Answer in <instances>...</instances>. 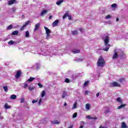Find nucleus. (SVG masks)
<instances>
[{"label":"nucleus","instance_id":"4468645a","mask_svg":"<svg viewBox=\"0 0 128 128\" xmlns=\"http://www.w3.org/2000/svg\"><path fill=\"white\" fill-rule=\"evenodd\" d=\"M72 52H73L74 54H80V50H72Z\"/></svg>","mask_w":128,"mask_h":128},{"label":"nucleus","instance_id":"f8f14e48","mask_svg":"<svg viewBox=\"0 0 128 128\" xmlns=\"http://www.w3.org/2000/svg\"><path fill=\"white\" fill-rule=\"evenodd\" d=\"M16 2V0H10L8 2V4L9 6H12V4H14Z\"/></svg>","mask_w":128,"mask_h":128},{"label":"nucleus","instance_id":"7ed1b4c3","mask_svg":"<svg viewBox=\"0 0 128 128\" xmlns=\"http://www.w3.org/2000/svg\"><path fill=\"white\" fill-rule=\"evenodd\" d=\"M44 28L46 32V40H50V30L46 26H44Z\"/></svg>","mask_w":128,"mask_h":128},{"label":"nucleus","instance_id":"412c9836","mask_svg":"<svg viewBox=\"0 0 128 128\" xmlns=\"http://www.w3.org/2000/svg\"><path fill=\"white\" fill-rule=\"evenodd\" d=\"M63 2H64V0H59L57 1V2H56V4H57V6H60Z\"/></svg>","mask_w":128,"mask_h":128},{"label":"nucleus","instance_id":"c756f323","mask_svg":"<svg viewBox=\"0 0 128 128\" xmlns=\"http://www.w3.org/2000/svg\"><path fill=\"white\" fill-rule=\"evenodd\" d=\"M68 13H66L63 16L62 18L64 19L66 18H68Z\"/></svg>","mask_w":128,"mask_h":128},{"label":"nucleus","instance_id":"ea45409f","mask_svg":"<svg viewBox=\"0 0 128 128\" xmlns=\"http://www.w3.org/2000/svg\"><path fill=\"white\" fill-rule=\"evenodd\" d=\"M112 18V16H110V15L108 14L106 16V18L107 20H108V18Z\"/></svg>","mask_w":128,"mask_h":128},{"label":"nucleus","instance_id":"393cba45","mask_svg":"<svg viewBox=\"0 0 128 128\" xmlns=\"http://www.w3.org/2000/svg\"><path fill=\"white\" fill-rule=\"evenodd\" d=\"M10 98L11 100H16V94H12Z\"/></svg>","mask_w":128,"mask_h":128},{"label":"nucleus","instance_id":"e433bc0d","mask_svg":"<svg viewBox=\"0 0 128 128\" xmlns=\"http://www.w3.org/2000/svg\"><path fill=\"white\" fill-rule=\"evenodd\" d=\"M28 88L29 90L32 91V90H34V86H29L28 87Z\"/></svg>","mask_w":128,"mask_h":128},{"label":"nucleus","instance_id":"7c9ffc66","mask_svg":"<svg viewBox=\"0 0 128 128\" xmlns=\"http://www.w3.org/2000/svg\"><path fill=\"white\" fill-rule=\"evenodd\" d=\"M12 25L10 24L9 26H8L6 28V30H12Z\"/></svg>","mask_w":128,"mask_h":128},{"label":"nucleus","instance_id":"4d7b16f0","mask_svg":"<svg viewBox=\"0 0 128 128\" xmlns=\"http://www.w3.org/2000/svg\"><path fill=\"white\" fill-rule=\"evenodd\" d=\"M99 128H104V126H100Z\"/></svg>","mask_w":128,"mask_h":128},{"label":"nucleus","instance_id":"c85d7f7f","mask_svg":"<svg viewBox=\"0 0 128 128\" xmlns=\"http://www.w3.org/2000/svg\"><path fill=\"white\" fill-rule=\"evenodd\" d=\"M36 70H38V68H40V64L36 63Z\"/></svg>","mask_w":128,"mask_h":128},{"label":"nucleus","instance_id":"cd10ccee","mask_svg":"<svg viewBox=\"0 0 128 128\" xmlns=\"http://www.w3.org/2000/svg\"><path fill=\"white\" fill-rule=\"evenodd\" d=\"M118 80L120 84H122V82H124V78H121L119 79Z\"/></svg>","mask_w":128,"mask_h":128},{"label":"nucleus","instance_id":"a18cd8bd","mask_svg":"<svg viewBox=\"0 0 128 128\" xmlns=\"http://www.w3.org/2000/svg\"><path fill=\"white\" fill-rule=\"evenodd\" d=\"M88 84V82H86L84 83V86H86L87 84Z\"/></svg>","mask_w":128,"mask_h":128},{"label":"nucleus","instance_id":"f3484780","mask_svg":"<svg viewBox=\"0 0 128 128\" xmlns=\"http://www.w3.org/2000/svg\"><path fill=\"white\" fill-rule=\"evenodd\" d=\"M86 108L87 110H90V104H86Z\"/></svg>","mask_w":128,"mask_h":128},{"label":"nucleus","instance_id":"72a5a7b5","mask_svg":"<svg viewBox=\"0 0 128 128\" xmlns=\"http://www.w3.org/2000/svg\"><path fill=\"white\" fill-rule=\"evenodd\" d=\"M72 32L73 36H76V34H78V31H72Z\"/></svg>","mask_w":128,"mask_h":128},{"label":"nucleus","instance_id":"e2e57ef3","mask_svg":"<svg viewBox=\"0 0 128 128\" xmlns=\"http://www.w3.org/2000/svg\"><path fill=\"white\" fill-rule=\"evenodd\" d=\"M118 20H119L118 18H117L116 20V21L118 22Z\"/></svg>","mask_w":128,"mask_h":128},{"label":"nucleus","instance_id":"9b49d317","mask_svg":"<svg viewBox=\"0 0 128 128\" xmlns=\"http://www.w3.org/2000/svg\"><path fill=\"white\" fill-rule=\"evenodd\" d=\"M104 108L106 114H108L110 112V108H108V107H104Z\"/></svg>","mask_w":128,"mask_h":128},{"label":"nucleus","instance_id":"f257e3e1","mask_svg":"<svg viewBox=\"0 0 128 128\" xmlns=\"http://www.w3.org/2000/svg\"><path fill=\"white\" fill-rule=\"evenodd\" d=\"M109 38L108 36H106L104 40V44L106 46V48H104L103 50L105 52H108V50H110V45L108 44Z\"/></svg>","mask_w":128,"mask_h":128},{"label":"nucleus","instance_id":"c9c22d12","mask_svg":"<svg viewBox=\"0 0 128 128\" xmlns=\"http://www.w3.org/2000/svg\"><path fill=\"white\" fill-rule=\"evenodd\" d=\"M76 60V62H82V60H84V58H79L77 60Z\"/></svg>","mask_w":128,"mask_h":128},{"label":"nucleus","instance_id":"a878e982","mask_svg":"<svg viewBox=\"0 0 128 128\" xmlns=\"http://www.w3.org/2000/svg\"><path fill=\"white\" fill-rule=\"evenodd\" d=\"M23 84H24L23 88H26L28 86V84L26 83V82H24V83H23Z\"/></svg>","mask_w":128,"mask_h":128},{"label":"nucleus","instance_id":"58836bf2","mask_svg":"<svg viewBox=\"0 0 128 128\" xmlns=\"http://www.w3.org/2000/svg\"><path fill=\"white\" fill-rule=\"evenodd\" d=\"M116 4H112V6H111V8H116Z\"/></svg>","mask_w":128,"mask_h":128},{"label":"nucleus","instance_id":"bf43d9fd","mask_svg":"<svg viewBox=\"0 0 128 128\" xmlns=\"http://www.w3.org/2000/svg\"><path fill=\"white\" fill-rule=\"evenodd\" d=\"M68 106V104L66 102H65L64 104V106Z\"/></svg>","mask_w":128,"mask_h":128},{"label":"nucleus","instance_id":"ddd939ff","mask_svg":"<svg viewBox=\"0 0 128 128\" xmlns=\"http://www.w3.org/2000/svg\"><path fill=\"white\" fill-rule=\"evenodd\" d=\"M40 23H38L35 25V28L34 30V32H36V30H38L40 28Z\"/></svg>","mask_w":128,"mask_h":128},{"label":"nucleus","instance_id":"bb28decb","mask_svg":"<svg viewBox=\"0 0 128 128\" xmlns=\"http://www.w3.org/2000/svg\"><path fill=\"white\" fill-rule=\"evenodd\" d=\"M3 88L6 92H7L8 90V86H3Z\"/></svg>","mask_w":128,"mask_h":128},{"label":"nucleus","instance_id":"680f3d73","mask_svg":"<svg viewBox=\"0 0 128 128\" xmlns=\"http://www.w3.org/2000/svg\"><path fill=\"white\" fill-rule=\"evenodd\" d=\"M79 128H84V126H80Z\"/></svg>","mask_w":128,"mask_h":128},{"label":"nucleus","instance_id":"79ce46f5","mask_svg":"<svg viewBox=\"0 0 128 128\" xmlns=\"http://www.w3.org/2000/svg\"><path fill=\"white\" fill-rule=\"evenodd\" d=\"M4 120V116H2V114L0 113V120Z\"/></svg>","mask_w":128,"mask_h":128},{"label":"nucleus","instance_id":"4c0bfd02","mask_svg":"<svg viewBox=\"0 0 128 128\" xmlns=\"http://www.w3.org/2000/svg\"><path fill=\"white\" fill-rule=\"evenodd\" d=\"M77 116H78V113L76 112L74 113L72 116L73 118H76Z\"/></svg>","mask_w":128,"mask_h":128},{"label":"nucleus","instance_id":"4be33fe9","mask_svg":"<svg viewBox=\"0 0 128 128\" xmlns=\"http://www.w3.org/2000/svg\"><path fill=\"white\" fill-rule=\"evenodd\" d=\"M25 37L26 38H30V32L26 31L25 32Z\"/></svg>","mask_w":128,"mask_h":128},{"label":"nucleus","instance_id":"09e8293b","mask_svg":"<svg viewBox=\"0 0 128 128\" xmlns=\"http://www.w3.org/2000/svg\"><path fill=\"white\" fill-rule=\"evenodd\" d=\"M89 93H90V91H88V90L84 91L85 94H88Z\"/></svg>","mask_w":128,"mask_h":128},{"label":"nucleus","instance_id":"a19ab883","mask_svg":"<svg viewBox=\"0 0 128 128\" xmlns=\"http://www.w3.org/2000/svg\"><path fill=\"white\" fill-rule=\"evenodd\" d=\"M70 82V79L68 78H66V80H65V82Z\"/></svg>","mask_w":128,"mask_h":128},{"label":"nucleus","instance_id":"5701e85b","mask_svg":"<svg viewBox=\"0 0 128 128\" xmlns=\"http://www.w3.org/2000/svg\"><path fill=\"white\" fill-rule=\"evenodd\" d=\"M35 78H35L30 77V78L27 80V82H32V80H35Z\"/></svg>","mask_w":128,"mask_h":128},{"label":"nucleus","instance_id":"864d4df0","mask_svg":"<svg viewBox=\"0 0 128 128\" xmlns=\"http://www.w3.org/2000/svg\"><path fill=\"white\" fill-rule=\"evenodd\" d=\"M68 18L70 20H72V16L70 15H68Z\"/></svg>","mask_w":128,"mask_h":128},{"label":"nucleus","instance_id":"0e129e2a","mask_svg":"<svg viewBox=\"0 0 128 128\" xmlns=\"http://www.w3.org/2000/svg\"><path fill=\"white\" fill-rule=\"evenodd\" d=\"M16 26H18V25H17Z\"/></svg>","mask_w":128,"mask_h":128},{"label":"nucleus","instance_id":"473e14b6","mask_svg":"<svg viewBox=\"0 0 128 128\" xmlns=\"http://www.w3.org/2000/svg\"><path fill=\"white\" fill-rule=\"evenodd\" d=\"M4 108H6V110H8V108H10V106L8 105L7 104H6L4 105Z\"/></svg>","mask_w":128,"mask_h":128},{"label":"nucleus","instance_id":"a211bd4d","mask_svg":"<svg viewBox=\"0 0 128 128\" xmlns=\"http://www.w3.org/2000/svg\"><path fill=\"white\" fill-rule=\"evenodd\" d=\"M78 102H75L74 104H73V106L72 108V110H74L78 108Z\"/></svg>","mask_w":128,"mask_h":128},{"label":"nucleus","instance_id":"c03bdc74","mask_svg":"<svg viewBox=\"0 0 128 128\" xmlns=\"http://www.w3.org/2000/svg\"><path fill=\"white\" fill-rule=\"evenodd\" d=\"M42 98H40L38 102V104L40 106V104H42Z\"/></svg>","mask_w":128,"mask_h":128},{"label":"nucleus","instance_id":"6e6552de","mask_svg":"<svg viewBox=\"0 0 128 128\" xmlns=\"http://www.w3.org/2000/svg\"><path fill=\"white\" fill-rule=\"evenodd\" d=\"M116 102H118V104H122L123 102V100L122 99V98L118 97L116 99Z\"/></svg>","mask_w":128,"mask_h":128},{"label":"nucleus","instance_id":"3c124183","mask_svg":"<svg viewBox=\"0 0 128 128\" xmlns=\"http://www.w3.org/2000/svg\"><path fill=\"white\" fill-rule=\"evenodd\" d=\"M24 102V98H22L20 99V102H21V103H22V102Z\"/></svg>","mask_w":128,"mask_h":128},{"label":"nucleus","instance_id":"052dcab7","mask_svg":"<svg viewBox=\"0 0 128 128\" xmlns=\"http://www.w3.org/2000/svg\"><path fill=\"white\" fill-rule=\"evenodd\" d=\"M25 108H28V105L25 106Z\"/></svg>","mask_w":128,"mask_h":128},{"label":"nucleus","instance_id":"39448f33","mask_svg":"<svg viewBox=\"0 0 128 128\" xmlns=\"http://www.w3.org/2000/svg\"><path fill=\"white\" fill-rule=\"evenodd\" d=\"M110 86L111 88H114V86L120 87V84H118L117 82H113L110 84Z\"/></svg>","mask_w":128,"mask_h":128},{"label":"nucleus","instance_id":"aec40b11","mask_svg":"<svg viewBox=\"0 0 128 128\" xmlns=\"http://www.w3.org/2000/svg\"><path fill=\"white\" fill-rule=\"evenodd\" d=\"M12 36H18V31L15 30L12 33Z\"/></svg>","mask_w":128,"mask_h":128},{"label":"nucleus","instance_id":"6ab92c4d","mask_svg":"<svg viewBox=\"0 0 128 128\" xmlns=\"http://www.w3.org/2000/svg\"><path fill=\"white\" fill-rule=\"evenodd\" d=\"M121 128H128V126H126V122H122V123Z\"/></svg>","mask_w":128,"mask_h":128},{"label":"nucleus","instance_id":"2f4dec72","mask_svg":"<svg viewBox=\"0 0 128 128\" xmlns=\"http://www.w3.org/2000/svg\"><path fill=\"white\" fill-rule=\"evenodd\" d=\"M44 96H46V92L45 91H42V94H41V96L42 98H44Z\"/></svg>","mask_w":128,"mask_h":128},{"label":"nucleus","instance_id":"f704fd0d","mask_svg":"<svg viewBox=\"0 0 128 128\" xmlns=\"http://www.w3.org/2000/svg\"><path fill=\"white\" fill-rule=\"evenodd\" d=\"M8 44L10 45H12L14 44V42L11 40L8 42Z\"/></svg>","mask_w":128,"mask_h":128},{"label":"nucleus","instance_id":"dca6fc26","mask_svg":"<svg viewBox=\"0 0 128 128\" xmlns=\"http://www.w3.org/2000/svg\"><path fill=\"white\" fill-rule=\"evenodd\" d=\"M46 12H48V11L46 10H43L41 12L40 16H44V14H46Z\"/></svg>","mask_w":128,"mask_h":128},{"label":"nucleus","instance_id":"423d86ee","mask_svg":"<svg viewBox=\"0 0 128 128\" xmlns=\"http://www.w3.org/2000/svg\"><path fill=\"white\" fill-rule=\"evenodd\" d=\"M20 76H22V72L21 71L18 70L17 72L15 78L18 80V78H20Z\"/></svg>","mask_w":128,"mask_h":128},{"label":"nucleus","instance_id":"49530a36","mask_svg":"<svg viewBox=\"0 0 128 128\" xmlns=\"http://www.w3.org/2000/svg\"><path fill=\"white\" fill-rule=\"evenodd\" d=\"M38 86H39V88H42V84H40V83H38Z\"/></svg>","mask_w":128,"mask_h":128},{"label":"nucleus","instance_id":"8fccbe9b","mask_svg":"<svg viewBox=\"0 0 128 128\" xmlns=\"http://www.w3.org/2000/svg\"><path fill=\"white\" fill-rule=\"evenodd\" d=\"M86 118H88V120H92V118L90 117V116L88 115L86 116Z\"/></svg>","mask_w":128,"mask_h":128},{"label":"nucleus","instance_id":"1a4fd4ad","mask_svg":"<svg viewBox=\"0 0 128 128\" xmlns=\"http://www.w3.org/2000/svg\"><path fill=\"white\" fill-rule=\"evenodd\" d=\"M51 123L52 124H60V121H58V120H52Z\"/></svg>","mask_w":128,"mask_h":128},{"label":"nucleus","instance_id":"9d476101","mask_svg":"<svg viewBox=\"0 0 128 128\" xmlns=\"http://www.w3.org/2000/svg\"><path fill=\"white\" fill-rule=\"evenodd\" d=\"M60 22V20H56L52 24V26H56L58 24V22Z\"/></svg>","mask_w":128,"mask_h":128},{"label":"nucleus","instance_id":"6e6d98bb","mask_svg":"<svg viewBox=\"0 0 128 128\" xmlns=\"http://www.w3.org/2000/svg\"><path fill=\"white\" fill-rule=\"evenodd\" d=\"M97 118H91V120H96Z\"/></svg>","mask_w":128,"mask_h":128},{"label":"nucleus","instance_id":"0eeeda50","mask_svg":"<svg viewBox=\"0 0 128 128\" xmlns=\"http://www.w3.org/2000/svg\"><path fill=\"white\" fill-rule=\"evenodd\" d=\"M118 52H116V50L114 51V54L112 56L113 60H116L118 58Z\"/></svg>","mask_w":128,"mask_h":128},{"label":"nucleus","instance_id":"13d9d810","mask_svg":"<svg viewBox=\"0 0 128 128\" xmlns=\"http://www.w3.org/2000/svg\"><path fill=\"white\" fill-rule=\"evenodd\" d=\"M52 18V16H49V19L50 20H51V18Z\"/></svg>","mask_w":128,"mask_h":128},{"label":"nucleus","instance_id":"2eb2a0df","mask_svg":"<svg viewBox=\"0 0 128 128\" xmlns=\"http://www.w3.org/2000/svg\"><path fill=\"white\" fill-rule=\"evenodd\" d=\"M66 96H68V94H66V92L63 91L62 94V98H66Z\"/></svg>","mask_w":128,"mask_h":128},{"label":"nucleus","instance_id":"de8ad7c7","mask_svg":"<svg viewBox=\"0 0 128 128\" xmlns=\"http://www.w3.org/2000/svg\"><path fill=\"white\" fill-rule=\"evenodd\" d=\"M16 8H12V12H16Z\"/></svg>","mask_w":128,"mask_h":128},{"label":"nucleus","instance_id":"f03ea898","mask_svg":"<svg viewBox=\"0 0 128 128\" xmlns=\"http://www.w3.org/2000/svg\"><path fill=\"white\" fill-rule=\"evenodd\" d=\"M104 64H106V62H104V58H102V56L100 57L97 62V65L98 66H104Z\"/></svg>","mask_w":128,"mask_h":128},{"label":"nucleus","instance_id":"5fc2aeb1","mask_svg":"<svg viewBox=\"0 0 128 128\" xmlns=\"http://www.w3.org/2000/svg\"><path fill=\"white\" fill-rule=\"evenodd\" d=\"M100 96V92L97 93L96 94V96L97 98H98V96Z\"/></svg>","mask_w":128,"mask_h":128},{"label":"nucleus","instance_id":"37998d69","mask_svg":"<svg viewBox=\"0 0 128 128\" xmlns=\"http://www.w3.org/2000/svg\"><path fill=\"white\" fill-rule=\"evenodd\" d=\"M36 102H38V100H34L32 101V104H36Z\"/></svg>","mask_w":128,"mask_h":128},{"label":"nucleus","instance_id":"b1692460","mask_svg":"<svg viewBox=\"0 0 128 128\" xmlns=\"http://www.w3.org/2000/svg\"><path fill=\"white\" fill-rule=\"evenodd\" d=\"M125 106H126V104H121L120 106H118L117 108V109L120 110V108H124Z\"/></svg>","mask_w":128,"mask_h":128},{"label":"nucleus","instance_id":"20e7f679","mask_svg":"<svg viewBox=\"0 0 128 128\" xmlns=\"http://www.w3.org/2000/svg\"><path fill=\"white\" fill-rule=\"evenodd\" d=\"M32 21L30 20H28L26 21L25 22V24L24 25L22 26L21 27L20 30L22 31L24 30V28H26V26H28V24H32Z\"/></svg>","mask_w":128,"mask_h":128},{"label":"nucleus","instance_id":"603ef678","mask_svg":"<svg viewBox=\"0 0 128 128\" xmlns=\"http://www.w3.org/2000/svg\"><path fill=\"white\" fill-rule=\"evenodd\" d=\"M120 56H124V52H120Z\"/></svg>","mask_w":128,"mask_h":128}]
</instances>
